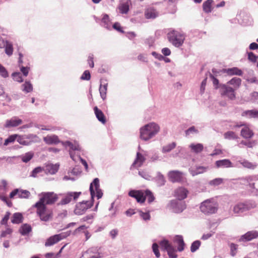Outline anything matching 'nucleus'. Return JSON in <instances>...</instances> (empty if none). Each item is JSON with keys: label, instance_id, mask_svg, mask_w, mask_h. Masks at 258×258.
<instances>
[{"label": "nucleus", "instance_id": "f257e3e1", "mask_svg": "<svg viewBox=\"0 0 258 258\" xmlns=\"http://www.w3.org/2000/svg\"><path fill=\"white\" fill-rule=\"evenodd\" d=\"M160 131L159 126L155 122L148 123L140 128V138L148 141L153 138Z\"/></svg>", "mask_w": 258, "mask_h": 258}, {"label": "nucleus", "instance_id": "f03ea898", "mask_svg": "<svg viewBox=\"0 0 258 258\" xmlns=\"http://www.w3.org/2000/svg\"><path fill=\"white\" fill-rule=\"evenodd\" d=\"M33 207L36 209V214L41 221L47 222L52 218V211L46 206L35 203Z\"/></svg>", "mask_w": 258, "mask_h": 258}, {"label": "nucleus", "instance_id": "7ed1b4c3", "mask_svg": "<svg viewBox=\"0 0 258 258\" xmlns=\"http://www.w3.org/2000/svg\"><path fill=\"white\" fill-rule=\"evenodd\" d=\"M40 199L36 203L41 205H51L58 200L57 195L53 192H43L39 195Z\"/></svg>", "mask_w": 258, "mask_h": 258}, {"label": "nucleus", "instance_id": "20e7f679", "mask_svg": "<svg viewBox=\"0 0 258 258\" xmlns=\"http://www.w3.org/2000/svg\"><path fill=\"white\" fill-rule=\"evenodd\" d=\"M168 40L175 47H179L183 43L184 36L180 32L172 30L167 34Z\"/></svg>", "mask_w": 258, "mask_h": 258}, {"label": "nucleus", "instance_id": "39448f33", "mask_svg": "<svg viewBox=\"0 0 258 258\" xmlns=\"http://www.w3.org/2000/svg\"><path fill=\"white\" fill-rule=\"evenodd\" d=\"M217 204L211 200L205 201L200 206L201 212L205 214H214L217 211Z\"/></svg>", "mask_w": 258, "mask_h": 258}, {"label": "nucleus", "instance_id": "423d86ee", "mask_svg": "<svg viewBox=\"0 0 258 258\" xmlns=\"http://www.w3.org/2000/svg\"><path fill=\"white\" fill-rule=\"evenodd\" d=\"M235 91L228 84L220 85V92L222 96H226L230 100H234L235 97Z\"/></svg>", "mask_w": 258, "mask_h": 258}, {"label": "nucleus", "instance_id": "0eeeda50", "mask_svg": "<svg viewBox=\"0 0 258 258\" xmlns=\"http://www.w3.org/2000/svg\"><path fill=\"white\" fill-rule=\"evenodd\" d=\"M168 177L169 180L173 182L183 183L186 181V178L183 173L178 170H172L168 172Z\"/></svg>", "mask_w": 258, "mask_h": 258}, {"label": "nucleus", "instance_id": "6e6552de", "mask_svg": "<svg viewBox=\"0 0 258 258\" xmlns=\"http://www.w3.org/2000/svg\"><path fill=\"white\" fill-rule=\"evenodd\" d=\"M90 191L92 199L95 196V194L98 199L102 198L103 192L100 188L99 179L98 178H95L90 184Z\"/></svg>", "mask_w": 258, "mask_h": 258}, {"label": "nucleus", "instance_id": "1a4fd4ad", "mask_svg": "<svg viewBox=\"0 0 258 258\" xmlns=\"http://www.w3.org/2000/svg\"><path fill=\"white\" fill-rule=\"evenodd\" d=\"M15 197L20 199H28L31 197L30 192L26 189L21 188H16L14 189L9 195L11 199H13Z\"/></svg>", "mask_w": 258, "mask_h": 258}, {"label": "nucleus", "instance_id": "9d476101", "mask_svg": "<svg viewBox=\"0 0 258 258\" xmlns=\"http://www.w3.org/2000/svg\"><path fill=\"white\" fill-rule=\"evenodd\" d=\"M92 206V203L89 201L79 203L76 205L74 213L76 215H82L85 213L87 210L91 208Z\"/></svg>", "mask_w": 258, "mask_h": 258}, {"label": "nucleus", "instance_id": "9b49d317", "mask_svg": "<svg viewBox=\"0 0 258 258\" xmlns=\"http://www.w3.org/2000/svg\"><path fill=\"white\" fill-rule=\"evenodd\" d=\"M255 207L254 204L249 203H240L234 206L233 212L235 214H239Z\"/></svg>", "mask_w": 258, "mask_h": 258}, {"label": "nucleus", "instance_id": "f8f14e48", "mask_svg": "<svg viewBox=\"0 0 258 258\" xmlns=\"http://www.w3.org/2000/svg\"><path fill=\"white\" fill-rule=\"evenodd\" d=\"M169 207L175 213L182 212L186 208V204L184 202H179L177 200H171L169 204Z\"/></svg>", "mask_w": 258, "mask_h": 258}, {"label": "nucleus", "instance_id": "ddd939ff", "mask_svg": "<svg viewBox=\"0 0 258 258\" xmlns=\"http://www.w3.org/2000/svg\"><path fill=\"white\" fill-rule=\"evenodd\" d=\"M102 255L97 247H91L85 251L80 258H101Z\"/></svg>", "mask_w": 258, "mask_h": 258}, {"label": "nucleus", "instance_id": "4468645a", "mask_svg": "<svg viewBox=\"0 0 258 258\" xmlns=\"http://www.w3.org/2000/svg\"><path fill=\"white\" fill-rule=\"evenodd\" d=\"M144 192V190H132L129 192L128 195L136 199L138 203L143 204L145 202Z\"/></svg>", "mask_w": 258, "mask_h": 258}, {"label": "nucleus", "instance_id": "2eb2a0df", "mask_svg": "<svg viewBox=\"0 0 258 258\" xmlns=\"http://www.w3.org/2000/svg\"><path fill=\"white\" fill-rule=\"evenodd\" d=\"M188 193L187 189L183 186H179L174 190L173 196L178 200L181 201L187 198Z\"/></svg>", "mask_w": 258, "mask_h": 258}, {"label": "nucleus", "instance_id": "dca6fc26", "mask_svg": "<svg viewBox=\"0 0 258 258\" xmlns=\"http://www.w3.org/2000/svg\"><path fill=\"white\" fill-rule=\"evenodd\" d=\"M81 194V192H69L61 200L59 204L62 205H66L70 203L72 199L76 200L79 198Z\"/></svg>", "mask_w": 258, "mask_h": 258}, {"label": "nucleus", "instance_id": "f3484780", "mask_svg": "<svg viewBox=\"0 0 258 258\" xmlns=\"http://www.w3.org/2000/svg\"><path fill=\"white\" fill-rule=\"evenodd\" d=\"M258 238V232L255 230L249 231L242 235L239 239V241L246 242Z\"/></svg>", "mask_w": 258, "mask_h": 258}, {"label": "nucleus", "instance_id": "a211bd4d", "mask_svg": "<svg viewBox=\"0 0 258 258\" xmlns=\"http://www.w3.org/2000/svg\"><path fill=\"white\" fill-rule=\"evenodd\" d=\"M64 238L65 236L63 235L62 234H59L53 235L52 236H50L46 240L45 243V245L46 246H51L57 243L60 240L63 239Z\"/></svg>", "mask_w": 258, "mask_h": 258}, {"label": "nucleus", "instance_id": "6ab92c4d", "mask_svg": "<svg viewBox=\"0 0 258 258\" xmlns=\"http://www.w3.org/2000/svg\"><path fill=\"white\" fill-rule=\"evenodd\" d=\"M22 122L23 121L22 119H19L17 117H14L9 120H6L4 126L6 128L16 127L21 124Z\"/></svg>", "mask_w": 258, "mask_h": 258}, {"label": "nucleus", "instance_id": "aec40b11", "mask_svg": "<svg viewBox=\"0 0 258 258\" xmlns=\"http://www.w3.org/2000/svg\"><path fill=\"white\" fill-rule=\"evenodd\" d=\"M223 73L226 74L228 76L237 75L241 76L242 71L237 67H233L229 69H223L221 71Z\"/></svg>", "mask_w": 258, "mask_h": 258}, {"label": "nucleus", "instance_id": "412c9836", "mask_svg": "<svg viewBox=\"0 0 258 258\" xmlns=\"http://www.w3.org/2000/svg\"><path fill=\"white\" fill-rule=\"evenodd\" d=\"M145 161L144 156L139 152L137 153L135 160L132 165V167L137 168L141 167Z\"/></svg>", "mask_w": 258, "mask_h": 258}, {"label": "nucleus", "instance_id": "4be33fe9", "mask_svg": "<svg viewBox=\"0 0 258 258\" xmlns=\"http://www.w3.org/2000/svg\"><path fill=\"white\" fill-rule=\"evenodd\" d=\"M94 111L98 120L103 124L106 122V117L103 112L97 106L94 107Z\"/></svg>", "mask_w": 258, "mask_h": 258}, {"label": "nucleus", "instance_id": "5701e85b", "mask_svg": "<svg viewBox=\"0 0 258 258\" xmlns=\"http://www.w3.org/2000/svg\"><path fill=\"white\" fill-rule=\"evenodd\" d=\"M215 164L217 168H228L232 167V163L229 159H223L217 161Z\"/></svg>", "mask_w": 258, "mask_h": 258}, {"label": "nucleus", "instance_id": "b1692460", "mask_svg": "<svg viewBox=\"0 0 258 258\" xmlns=\"http://www.w3.org/2000/svg\"><path fill=\"white\" fill-rule=\"evenodd\" d=\"M58 168L59 165L48 164L46 165V166H45V169L44 170L47 173L54 174L58 171Z\"/></svg>", "mask_w": 258, "mask_h": 258}, {"label": "nucleus", "instance_id": "393cba45", "mask_svg": "<svg viewBox=\"0 0 258 258\" xmlns=\"http://www.w3.org/2000/svg\"><path fill=\"white\" fill-rule=\"evenodd\" d=\"M241 115L242 116L247 117L250 118L258 119V110L256 109L245 110L241 113Z\"/></svg>", "mask_w": 258, "mask_h": 258}, {"label": "nucleus", "instance_id": "a878e982", "mask_svg": "<svg viewBox=\"0 0 258 258\" xmlns=\"http://www.w3.org/2000/svg\"><path fill=\"white\" fill-rule=\"evenodd\" d=\"M229 86L232 85L233 87V89H234L235 91L237 89H238L241 85V80L240 78L234 77L232 79H231L229 81H228L227 83Z\"/></svg>", "mask_w": 258, "mask_h": 258}, {"label": "nucleus", "instance_id": "bb28decb", "mask_svg": "<svg viewBox=\"0 0 258 258\" xmlns=\"http://www.w3.org/2000/svg\"><path fill=\"white\" fill-rule=\"evenodd\" d=\"M241 136L245 139H250L252 138L254 135L252 130L248 126H244L241 131Z\"/></svg>", "mask_w": 258, "mask_h": 258}, {"label": "nucleus", "instance_id": "cd10ccee", "mask_svg": "<svg viewBox=\"0 0 258 258\" xmlns=\"http://www.w3.org/2000/svg\"><path fill=\"white\" fill-rule=\"evenodd\" d=\"M174 242H176L177 245V250L179 251H182L184 249L185 243L184 242L183 237L181 235H177L174 238Z\"/></svg>", "mask_w": 258, "mask_h": 258}, {"label": "nucleus", "instance_id": "c85d7f7f", "mask_svg": "<svg viewBox=\"0 0 258 258\" xmlns=\"http://www.w3.org/2000/svg\"><path fill=\"white\" fill-rule=\"evenodd\" d=\"M43 140L47 144H56L59 142V139L56 135L47 136L44 138Z\"/></svg>", "mask_w": 258, "mask_h": 258}, {"label": "nucleus", "instance_id": "c756f323", "mask_svg": "<svg viewBox=\"0 0 258 258\" xmlns=\"http://www.w3.org/2000/svg\"><path fill=\"white\" fill-rule=\"evenodd\" d=\"M191 152L198 154L202 152L204 149V146L202 144H191L189 146Z\"/></svg>", "mask_w": 258, "mask_h": 258}, {"label": "nucleus", "instance_id": "7c9ffc66", "mask_svg": "<svg viewBox=\"0 0 258 258\" xmlns=\"http://www.w3.org/2000/svg\"><path fill=\"white\" fill-rule=\"evenodd\" d=\"M214 3L213 0H207L203 4V11L206 13L211 12L212 10V6Z\"/></svg>", "mask_w": 258, "mask_h": 258}, {"label": "nucleus", "instance_id": "2f4dec72", "mask_svg": "<svg viewBox=\"0 0 258 258\" xmlns=\"http://www.w3.org/2000/svg\"><path fill=\"white\" fill-rule=\"evenodd\" d=\"M23 216L20 213H15L13 214L11 222L14 224H19L22 222Z\"/></svg>", "mask_w": 258, "mask_h": 258}, {"label": "nucleus", "instance_id": "473e14b6", "mask_svg": "<svg viewBox=\"0 0 258 258\" xmlns=\"http://www.w3.org/2000/svg\"><path fill=\"white\" fill-rule=\"evenodd\" d=\"M145 16L147 19H154L158 16V13L154 9H149L145 11Z\"/></svg>", "mask_w": 258, "mask_h": 258}, {"label": "nucleus", "instance_id": "72a5a7b5", "mask_svg": "<svg viewBox=\"0 0 258 258\" xmlns=\"http://www.w3.org/2000/svg\"><path fill=\"white\" fill-rule=\"evenodd\" d=\"M4 47L5 48V53L9 56H11L13 53V44L8 41H6V43Z\"/></svg>", "mask_w": 258, "mask_h": 258}, {"label": "nucleus", "instance_id": "f704fd0d", "mask_svg": "<svg viewBox=\"0 0 258 258\" xmlns=\"http://www.w3.org/2000/svg\"><path fill=\"white\" fill-rule=\"evenodd\" d=\"M239 163L242 165L244 168H246L250 169H254L256 167V165L250 162L247 160H243L242 161H239Z\"/></svg>", "mask_w": 258, "mask_h": 258}, {"label": "nucleus", "instance_id": "c9c22d12", "mask_svg": "<svg viewBox=\"0 0 258 258\" xmlns=\"http://www.w3.org/2000/svg\"><path fill=\"white\" fill-rule=\"evenodd\" d=\"M22 87V90L26 93L31 92L33 90V86L30 81H26Z\"/></svg>", "mask_w": 258, "mask_h": 258}, {"label": "nucleus", "instance_id": "e433bc0d", "mask_svg": "<svg viewBox=\"0 0 258 258\" xmlns=\"http://www.w3.org/2000/svg\"><path fill=\"white\" fill-rule=\"evenodd\" d=\"M118 8L120 13L126 14L129 11V5L128 3H123L119 5Z\"/></svg>", "mask_w": 258, "mask_h": 258}, {"label": "nucleus", "instance_id": "4c0bfd02", "mask_svg": "<svg viewBox=\"0 0 258 258\" xmlns=\"http://www.w3.org/2000/svg\"><path fill=\"white\" fill-rule=\"evenodd\" d=\"M107 90V84L104 85L101 84L99 88L100 96L103 100H105L106 97V92Z\"/></svg>", "mask_w": 258, "mask_h": 258}, {"label": "nucleus", "instance_id": "58836bf2", "mask_svg": "<svg viewBox=\"0 0 258 258\" xmlns=\"http://www.w3.org/2000/svg\"><path fill=\"white\" fill-rule=\"evenodd\" d=\"M144 196L145 199L147 198L148 200V202L149 203H151V202H153L155 200V198L154 197V195L153 193L148 189L144 190Z\"/></svg>", "mask_w": 258, "mask_h": 258}, {"label": "nucleus", "instance_id": "ea45409f", "mask_svg": "<svg viewBox=\"0 0 258 258\" xmlns=\"http://www.w3.org/2000/svg\"><path fill=\"white\" fill-rule=\"evenodd\" d=\"M31 227L28 224L23 225L20 229V232L22 235H26L31 231Z\"/></svg>", "mask_w": 258, "mask_h": 258}, {"label": "nucleus", "instance_id": "a19ab883", "mask_svg": "<svg viewBox=\"0 0 258 258\" xmlns=\"http://www.w3.org/2000/svg\"><path fill=\"white\" fill-rule=\"evenodd\" d=\"M159 244L162 248L164 249L166 251L168 250L169 248H170V247L173 246L169 243V241L166 239L161 241L159 243Z\"/></svg>", "mask_w": 258, "mask_h": 258}, {"label": "nucleus", "instance_id": "79ce46f5", "mask_svg": "<svg viewBox=\"0 0 258 258\" xmlns=\"http://www.w3.org/2000/svg\"><path fill=\"white\" fill-rule=\"evenodd\" d=\"M64 145L69 146L71 149L74 151L80 150L79 145L77 143L73 144L70 141H66L63 143Z\"/></svg>", "mask_w": 258, "mask_h": 258}, {"label": "nucleus", "instance_id": "37998d69", "mask_svg": "<svg viewBox=\"0 0 258 258\" xmlns=\"http://www.w3.org/2000/svg\"><path fill=\"white\" fill-rule=\"evenodd\" d=\"M17 137V134L10 136L7 139L5 140L4 145L5 146H8L10 144L13 143L15 140H16Z\"/></svg>", "mask_w": 258, "mask_h": 258}, {"label": "nucleus", "instance_id": "c03bdc74", "mask_svg": "<svg viewBox=\"0 0 258 258\" xmlns=\"http://www.w3.org/2000/svg\"><path fill=\"white\" fill-rule=\"evenodd\" d=\"M34 154L32 152L26 153L22 157V160L25 163L29 162L33 157Z\"/></svg>", "mask_w": 258, "mask_h": 258}, {"label": "nucleus", "instance_id": "a18cd8bd", "mask_svg": "<svg viewBox=\"0 0 258 258\" xmlns=\"http://www.w3.org/2000/svg\"><path fill=\"white\" fill-rule=\"evenodd\" d=\"M224 138L226 139H235L237 138L235 133L232 131H228L224 135Z\"/></svg>", "mask_w": 258, "mask_h": 258}, {"label": "nucleus", "instance_id": "49530a36", "mask_svg": "<svg viewBox=\"0 0 258 258\" xmlns=\"http://www.w3.org/2000/svg\"><path fill=\"white\" fill-rule=\"evenodd\" d=\"M176 146V143L173 142L171 144H169L166 146H165L163 148V152H169L172 149H173Z\"/></svg>", "mask_w": 258, "mask_h": 258}, {"label": "nucleus", "instance_id": "de8ad7c7", "mask_svg": "<svg viewBox=\"0 0 258 258\" xmlns=\"http://www.w3.org/2000/svg\"><path fill=\"white\" fill-rule=\"evenodd\" d=\"M175 249L173 246L170 247L168 250H167L168 255L170 258H177V255L175 253Z\"/></svg>", "mask_w": 258, "mask_h": 258}, {"label": "nucleus", "instance_id": "09e8293b", "mask_svg": "<svg viewBox=\"0 0 258 258\" xmlns=\"http://www.w3.org/2000/svg\"><path fill=\"white\" fill-rule=\"evenodd\" d=\"M201 245V242L199 240L194 241L191 245L190 250L192 252H195L197 249H199Z\"/></svg>", "mask_w": 258, "mask_h": 258}, {"label": "nucleus", "instance_id": "8fccbe9b", "mask_svg": "<svg viewBox=\"0 0 258 258\" xmlns=\"http://www.w3.org/2000/svg\"><path fill=\"white\" fill-rule=\"evenodd\" d=\"M12 77L13 80L18 82H23V79L20 73H14L12 74Z\"/></svg>", "mask_w": 258, "mask_h": 258}, {"label": "nucleus", "instance_id": "3c124183", "mask_svg": "<svg viewBox=\"0 0 258 258\" xmlns=\"http://www.w3.org/2000/svg\"><path fill=\"white\" fill-rule=\"evenodd\" d=\"M210 78L212 80L213 85L215 86V88L216 89H218V88L220 89V85H219V80L217 78H216L213 75H212L211 74H210Z\"/></svg>", "mask_w": 258, "mask_h": 258}, {"label": "nucleus", "instance_id": "603ef678", "mask_svg": "<svg viewBox=\"0 0 258 258\" xmlns=\"http://www.w3.org/2000/svg\"><path fill=\"white\" fill-rule=\"evenodd\" d=\"M16 140L19 143H20V144H21L22 145L26 146V145H28V144H29L28 142L26 141L25 140L24 138L22 136L17 135V137Z\"/></svg>", "mask_w": 258, "mask_h": 258}, {"label": "nucleus", "instance_id": "864d4df0", "mask_svg": "<svg viewBox=\"0 0 258 258\" xmlns=\"http://www.w3.org/2000/svg\"><path fill=\"white\" fill-rule=\"evenodd\" d=\"M153 251L157 258L160 256V253L158 249V245L156 243H154L152 245Z\"/></svg>", "mask_w": 258, "mask_h": 258}, {"label": "nucleus", "instance_id": "5fc2aeb1", "mask_svg": "<svg viewBox=\"0 0 258 258\" xmlns=\"http://www.w3.org/2000/svg\"><path fill=\"white\" fill-rule=\"evenodd\" d=\"M43 170V168L41 167H37L33 170L31 175L33 177H36L37 176V174L41 172Z\"/></svg>", "mask_w": 258, "mask_h": 258}, {"label": "nucleus", "instance_id": "6e6d98bb", "mask_svg": "<svg viewBox=\"0 0 258 258\" xmlns=\"http://www.w3.org/2000/svg\"><path fill=\"white\" fill-rule=\"evenodd\" d=\"M223 179L221 178H215L210 181V184L212 185H218L223 182Z\"/></svg>", "mask_w": 258, "mask_h": 258}, {"label": "nucleus", "instance_id": "4d7b16f0", "mask_svg": "<svg viewBox=\"0 0 258 258\" xmlns=\"http://www.w3.org/2000/svg\"><path fill=\"white\" fill-rule=\"evenodd\" d=\"M207 170V167H203V166H199V167H198L196 170L194 171V173L193 174V175H195V174H201V173H203L204 172H205Z\"/></svg>", "mask_w": 258, "mask_h": 258}, {"label": "nucleus", "instance_id": "13d9d810", "mask_svg": "<svg viewBox=\"0 0 258 258\" xmlns=\"http://www.w3.org/2000/svg\"><path fill=\"white\" fill-rule=\"evenodd\" d=\"M139 214L140 217L144 219V220H149L150 219V215L149 212H143L142 211H140Z\"/></svg>", "mask_w": 258, "mask_h": 258}, {"label": "nucleus", "instance_id": "bf43d9fd", "mask_svg": "<svg viewBox=\"0 0 258 258\" xmlns=\"http://www.w3.org/2000/svg\"><path fill=\"white\" fill-rule=\"evenodd\" d=\"M11 213L10 212H7L4 217L3 218L2 221H1V224L2 225H6L7 224L8 221L9 219Z\"/></svg>", "mask_w": 258, "mask_h": 258}, {"label": "nucleus", "instance_id": "052dcab7", "mask_svg": "<svg viewBox=\"0 0 258 258\" xmlns=\"http://www.w3.org/2000/svg\"><path fill=\"white\" fill-rule=\"evenodd\" d=\"M91 78L90 73L89 71H85L82 74L81 79L84 80H89Z\"/></svg>", "mask_w": 258, "mask_h": 258}, {"label": "nucleus", "instance_id": "680f3d73", "mask_svg": "<svg viewBox=\"0 0 258 258\" xmlns=\"http://www.w3.org/2000/svg\"><path fill=\"white\" fill-rule=\"evenodd\" d=\"M230 249H231V254L232 256H234L236 253L237 245L235 244L234 243H231L230 244Z\"/></svg>", "mask_w": 258, "mask_h": 258}, {"label": "nucleus", "instance_id": "e2e57ef3", "mask_svg": "<svg viewBox=\"0 0 258 258\" xmlns=\"http://www.w3.org/2000/svg\"><path fill=\"white\" fill-rule=\"evenodd\" d=\"M12 232V229L10 228H7L5 231H2L1 237H5L7 235L11 234Z\"/></svg>", "mask_w": 258, "mask_h": 258}, {"label": "nucleus", "instance_id": "0e129e2a", "mask_svg": "<svg viewBox=\"0 0 258 258\" xmlns=\"http://www.w3.org/2000/svg\"><path fill=\"white\" fill-rule=\"evenodd\" d=\"M0 75L4 78H6L8 76L7 70L2 65L0 67Z\"/></svg>", "mask_w": 258, "mask_h": 258}, {"label": "nucleus", "instance_id": "69168bd1", "mask_svg": "<svg viewBox=\"0 0 258 258\" xmlns=\"http://www.w3.org/2000/svg\"><path fill=\"white\" fill-rule=\"evenodd\" d=\"M0 199L6 203L9 207H11L12 206V203L9 201L6 197L0 196Z\"/></svg>", "mask_w": 258, "mask_h": 258}, {"label": "nucleus", "instance_id": "338daca9", "mask_svg": "<svg viewBox=\"0 0 258 258\" xmlns=\"http://www.w3.org/2000/svg\"><path fill=\"white\" fill-rule=\"evenodd\" d=\"M248 59L250 60H251L253 62H255L256 61L257 57L253 52H249L248 53Z\"/></svg>", "mask_w": 258, "mask_h": 258}, {"label": "nucleus", "instance_id": "774afa93", "mask_svg": "<svg viewBox=\"0 0 258 258\" xmlns=\"http://www.w3.org/2000/svg\"><path fill=\"white\" fill-rule=\"evenodd\" d=\"M113 27L114 29H115V30H117L119 32H122V33L123 32L122 27H121L120 24L118 23H114L113 25Z\"/></svg>", "mask_w": 258, "mask_h": 258}]
</instances>
